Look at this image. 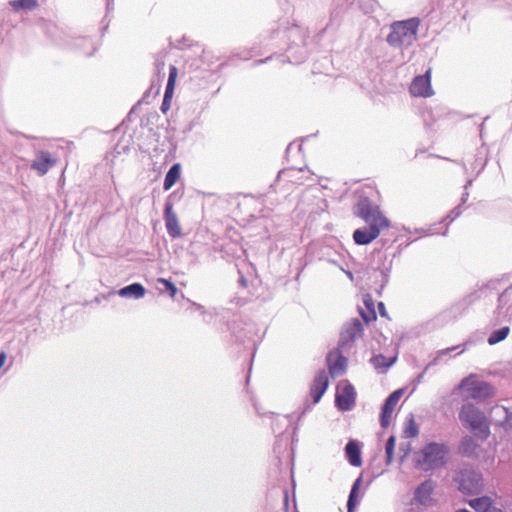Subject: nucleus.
Instances as JSON below:
<instances>
[{
  "instance_id": "nucleus-1",
  "label": "nucleus",
  "mask_w": 512,
  "mask_h": 512,
  "mask_svg": "<svg viewBox=\"0 0 512 512\" xmlns=\"http://www.w3.org/2000/svg\"><path fill=\"white\" fill-rule=\"evenodd\" d=\"M419 25L420 20L417 17L393 22L386 39L387 43L394 48H408L417 39Z\"/></svg>"
},
{
  "instance_id": "nucleus-2",
  "label": "nucleus",
  "mask_w": 512,
  "mask_h": 512,
  "mask_svg": "<svg viewBox=\"0 0 512 512\" xmlns=\"http://www.w3.org/2000/svg\"><path fill=\"white\" fill-rule=\"evenodd\" d=\"M459 419L481 440H486L490 434L489 425L484 413L473 404H463L459 411Z\"/></svg>"
},
{
  "instance_id": "nucleus-3",
  "label": "nucleus",
  "mask_w": 512,
  "mask_h": 512,
  "mask_svg": "<svg viewBox=\"0 0 512 512\" xmlns=\"http://www.w3.org/2000/svg\"><path fill=\"white\" fill-rule=\"evenodd\" d=\"M450 449L446 444L431 442L424 446L416 459V466L424 471L440 468L446 463Z\"/></svg>"
},
{
  "instance_id": "nucleus-4",
  "label": "nucleus",
  "mask_w": 512,
  "mask_h": 512,
  "mask_svg": "<svg viewBox=\"0 0 512 512\" xmlns=\"http://www.w3.org/2000/svg\"><path fill=\"white\" fill-rule=\"evenodd\" d=\"M453 481L460 492L467 495H477L483 488L482 474L472 466H463L456 471Z\"/></svg>"
},
{
  "instance_id": "nucleus-5",
  "label": "nucleus",
  "mask_w": 512,
  "mask_h": 512,
  "mask_svg": "<svg viewBox=\"0 0 512 512\" xmlns=\"http://www.w3.org/2000/svg\"><path fill=\"white\" fill-rule=\"evenodd\" d=\"M354 214L363 219L367 224H380L389 226L388 219L382 214L377 204L368 197L360 196L354 206Z\"/></svg>"
},
{
  "instance_id": "nucleus-6",
  "label": "nucleus",
  "mask_w": 512,
  "mask_h": 512,
  "mask_svg": "<svg viewBox=\"0 0 512 512\" xmlns=\"http://www.w3.org/2000/svg\"><path fill=\"white\" fill-rule=\"evenodd\" d=\"M363 333V325L361 321L354 318L351 322L346 323L340 333L338 342V350H348L354 341Z\"/></svg>"
},
{
  "instance_id": "nucleus-7",
  "label": "nucleus",
  "mask_w": 512,
  "mask_h": 512,
  "mask_svg": "<svg viewBox=\"0 0 512 512\" xmlns=\"http://www.w3.org/2000/svg\"><path fill=\"white\" fill-rule=\"evenodd\" d=\"M495 318L498 322L512 321V286L506 288L499 295Z\"/></svg>"
},
{
  "instance_id": "nucleus-8",
  "label": "nucleus",
  "mask_w": 512,
  "mask_h": 512,
  "mask_svg": "<svg viewBox=\"0 0 512 512\" xmlns=\"http://www.w3.org/2000/svg\"><path fill=\"white\" fill-rule=\"evenodd\" d=\"M355 401V388L350 382L345 381L343 387L341 388V391L336 393V406L341 411H350L354 407Z\"/></svg>"
},
{
  "instance_id": "nucleus-9",
  "label": "nucleus",
  "mask_w": 512,
  "mask_h": 512,
  "mask_svg": "<svg viewBox=\"0 0 512 512\" xmlns=\"http://www.w3.org/2000/svg\"><path fill=\"white\" fill-rule=\"evenodd\" d=\"M410 93L416 97H429L433 95L430 69L423 75H418L413 79L410 86Z\"/></svg>"
},
{
  "instance_id": "nucleus-10",
  "label": "nucleus",
  "mask_w": 512,
  "mask_h": 512,
  "mask_svg": "<svg viewBox=\"0 0 512 512\" xmlns=\"http://www.w3.org/2000/svg\"><path fill=\"white\" fill-rule=\"evenodd\" d=\"M368 227L358 228L353 232V240L358 245H367L375 240L381 230L387 226L380 224H368Z\"/></svg>"
},
{
  "instance_id": "nucleus-11",
  "label": "nucleus",
  "mask_w": 512,
  "mask_h": 512,
  "mask_svg": "<svg viewBox=\"0 0 512 512\" xmlns=\"http://www.w3.org/2000/svg\"><path fill=\"white\" fill-rule=\"evenodd\" d=\"M403 394L402 389L393 391L384 401L380 413V425L382 428H387L390 425L391 416Z\"/></svg>"
},
{
  "instance_id": "nucleus-12",
  "label": "nucleus",
  "mask_w": 512,
  "mask_h": 512,
  "mask_svg": "<svg viewBox=\"0 0 512 512\" xmlns=\"http://www.w3.org/2000/svg\"><path fill=\"white\" fill-rule=\"evenodd\" d=\"M164 221L168 235L172 239L181 237L182 230L176 213L173 211V204L167 200L164 207Z\"/></svg>"
},
{
  "instance_id": "nucleus-13",
  "label": "nucleus",
  "mask_w": 512,
  "mask_h": 512,
  "mask_svg": "<svg viewBox=\"0 0 512 512\" xmlns=\"http://www.w3.org/2000/svg\"><path fill=\"white\" fill-rule=\"evenodd\" d=\"M435 488L434 482L429 479L422 482L414 491L413 501L416 504L429 506L432 504V494Z\"/></svg>"
},
{
  "instance_id": "nucleus-14",
  "label": "nucleus",
  "mask_w": 512,
  "mask_h": 512,
  "mask_svg": "<svg viewBox=\"0 0 512 512\" xmlns=\"http://www.w3.org/2000/svg\"><path fill=\"white\" fill-rule=\"evenodd\" d=\"M468 391L469 397L478 401L485 400L494 395L493 386L485 381L471 382Z\"/></svg>"
},
{
  "instance_id": "nucleus-15",
  "label": "nucleus",
  "mask_w": 512,
  "mask_h": 512,
  "mask_svg": "<svg viewBox=\"0 0 512 512\" xmlns=\"http://www.w3.org/2000/svg\"><path fill=\"white\" fill-rule=\"evenodd\" d=\"M55 164L56 159H53L49 152L40 151L36 154L35 159L31 164V168L36 170L39 175H44Z\"/></svg>"
},
{
  "instance_id": "nucleus-16",
  "label": "nucleus",
  "mask_w": 512,
  "mask_h": 512,
  "mask_svg": "<svg viewBox=\"0 0 512 512\" xmlns=\"http://www.w3.org/2000/svg\"><path fill=\"white\" fill-rule=\"evenodd\" d=\"M328 377L325 371H320L314 378L311 386L313 403H318L328 388Z\"/></svg>"
},
{
  "instance_id": "nucleus-17",
  "label": "nucleus",
  "mask_w": 512,
  "mask_h": 512,
  "mask_svg": "<svg viewBox=\"0 0 512 512\" xmlns=\"http://www.w3.org/2000/svg\"><path fill=\"white\" fill-rule=\"evenodd\" d=\"M346 350H338L337 349V357L336 360L332 363V357L334 353H329L327 357L329 372L332 376H340L345 373L347 366V358L342 355Z\"/></svg>"
},
{
  "instance_id": "nucleus-18",
  "label": "nucleus",
  "mask_w": 512,
  "mask_h": 512,
  "mask_svg": "<svg viewBox=\"0 0 512 512\" xmlns=\"http://www.w3.org/2000/svg\"><path fill=\"white\" fill-rule=\"evenodd\" d=\"M345 455L350 465L360 467L362 465L360 443L356 440H349L345 446Z\"/></svg>"
},
{
  "instance_id": "nucleus-19",
  "label": "nucleus",
  "mask_w": 512,
  "mask_h": 512,
  "mask_svg": "<svg viewBox=\"0 0 512 512\" xmlns=\"http://www.w3.org/2000/svg\"><path fill=\"white\" fill-rule=\"evenodd\" d=\"M145 292H146V290L142 284L132 283L130 285H127V286L121 288L118 291V294L124 298L139 299L145 295Z\"/></svg>"
},
{
  "instance_id": "nucleus-20",
  "label": "nucleus",
  "mask_w": 512,
  "mask_h": 512,
  "mask_svg": "<svg viewBox=\"0 0 512 512\" xmlns=\"http://www.w3.org/2000/svg\"><path fill=\"white\" fill-rule=\"evenodd\" d=\"M180 170H181V166L179 163H175L174 165H172L170 167V169L168 170V172L165 175V179H164V183H163L164 190L167 191L173 187V185L177 182V180L180 177Z\"/></svg>"
},
{
  "instance_id": "nucleus-21",
  "label": "nucleus",
  "mask_w": 512,
  "mask_h": 512,
  "mask_svg": "<svg viewBox=\"0 0 512 512\" xmlns=\"http://www.w3.org/2000/svg\"><path fill=\"white\" fill-rule=\"evenodd\" d=\"M9 5L15 12L30 11L38 6L37 0H10Z\"/></svg>"
},
{
  "instance_id": "nucleus-22",
  "label": "nucleus",
  "mask_w": 512,
  "mask_h": 512,
  "mask_svg": "<svg viewBox=\"0 0 512 512\" xmlns=\"http://www.w3.org/2000/svg\"><path fill=\"white\" fill-rule=\"evenodd\" d=\"M361 483H362V478L358 477L354 481V483H353V485L351 487V490H350V493H349V496H348V500H347V510H348V512H353V510H354V508L356 506L358 491H359Z\"/></svg>"
},
{
  "instance_id": "nucleus-23",
  "label": "nucleus",
  "mask_w": 512,
  "mask_h": 512,
  "mask_svg": "<svg viewBox=\"0 0 512 512\" xmlns=\"http://www.w3.org/2000/svg\"><path fill=\"white\" fill-rule=\"evenodd\" d=\"M478 445L472 437L466 436L462 439L460 444V452L465 456H472L476 453Z\"/></svg>"
},
{
  "instance_id": "nucleus-24",
  "label": "nucleus",
  "mask_w": 512,
  "mask_h": 512,
  "mask_svg": "<svg viewBox=\"0 0 512 512\" xmlns=\"http://www.w3.org/2000/svg\"><path fill=\"white\" fill-rule=\"evenodd\" d=\"M457 348H459V346H452V347H449V348H446V349L439 350L437 352V355L435 356V358L430 363L427 364V366L425 367L424 371L418 376L417 382H421V379H422L424 373L431 366L437 365L440 362V360L442 359L443 356L448 355L450 352L456 350Z\"/></svg>"
},
{
  "instance_id": "nucleus-25",
  "label": "nucleus",
  "mask_w": 512,
  "mask_h": 512,
  "mask_svg": "<svg viewBox=\"0 0 512 512\" xmlns=\"http://www.w3.org/2000/svg\"><path fill=\"white\" fill-rule=\"evenodd\" d=\"M491 499L487 496L475 498L469 501V505L477 512H486L491 506Z\"/></svg>"
},
{
  "instance_id": "nucleus-26",
  "label": "nucleus",
  "mask_w": 512,
  "mask_h": 512,
  "mask_svg": "<svg viewBox=\"0 0 512 512\" xmlns=\"http://www.w3.org/2000/svg\"><path fill=\"white\" fill-rule=\"evenodd\" d=\"M509 331H510V329L508 326H504L500 329L493 331L488 337V343L490 345H495V344L503 341L508 336Z\"/></svg>"
},
{
  "instance_id": "nucleus-27",
  "label": "nucleus",
  "mask_w": 512,
  "mask_h": 512,
  "mask_svg": "<svg viewBox=\"0 0 512 512\" xmlns=\"http://www.w3.org/2000/svg\"><path fill=\"white\" fill-rule=\"evenodd\" d=\"M177 77V68L175 66H170L169 69V77L164 93V97L167 99H172L173 91H174V85H175V79Z\"/></svg>"
},
{
  "instance_id": "nucleus-28",
  "label": "nucleus",
  "mask_w": 512,
  "mask_h": 512,
  "mask_svg": "<svg viewBox=\"0 0 512 512\" xmlns=\"http://www.w3.org/2000/svg\"><path fill=\"white\" fill-rule=\"evenodd\" d=\"M396 361V357L394 358H386L384 355L379 354L371 358L370 362L376 369L380 368H388Z\"/></svg>"
},
{
  "instance_id": "nucleus-29",
  "label": "nucleus",
  "mask_w": 512,
  "mask_h": 512,
  "mask_svg": "<svg viewBox=\"0 0 512 512\" xmlns=\"http://www.w3.org/2000/svg\"><path fill=\"white\" fill-rule=\"evenodd\" d=\"M395 442L396 438L395 436H390L387 439L386 445H385V452H386V464L390 465L393 461L394 457V449H395Z\"/></svg>"
},
{
  "instance_id": "nucleus-30",
  "label": "nucleus",
  "mask_w": 512,
  "mask_h": 512,
  "mask_svg": "<svg viewBox=\"0 0 512 512\" xmlns=\"http://www.w3.org/2000/svg\"><path fill=\"white\" fill-rule=\"evenodd\" d=\"M405 437L414 438L419 434V430L414 420L411 418L404 430Z\"/></svg>"
},
{
  "instance_id": "nucleus-31",
  "label": "nucleus",
  "mask_w": 512,
  "mask_h": 512,
  "mask_svg": "<svg viewBox=\"0 0 512 512\" xmlns=\"http://www.w3.org/2000/svg\"><path fill=\"white\" fill-rule=\"evenodd\" d=\"M158 282L163 284L165 290L170 294L171 297H174L177 294V287L172 281L164 278H159Z\"/></svg>"
},
{
  "instance_id": "nucleus-32",
  "label": "nucleus",
  "mask_w": 512,
  "mask_h": 512,
  "mask_svg": "<svg viewBox=\"0 0 512 512\" xmlns=\"http://www.w3.org/2000/svg\"><path fill=\"white\" fill-rule=\"evenodd\" d=\"M304 170L303 168H300L298 170H295V169H283L281 171H279L278 175H277V179L281 178L282 176H287L290 181H294V179L296 181H299L300 178H295L294 174L295 173H302Z\"/></svg>"
},
{
  "instance_id": "nucleus-33",
  "label": "nucleus",
  "mask_w": 512,
  "mask_h": 512,
  "mask_svg": "<svg viewBox=\"0 0 512 512\" xmlns=\"http://www.w3.org/2000/svg\"><path fill=\"white\" fill-rule=\"evenodd\" d=\"M359 313H360L362 319L364 320V322H366V323H369L370 321H374L377 318L375 309H370L368 311L367 309L363 310L362 308H359Z\"/></svg>"
},
{
  "instance_id": "nucleus-34",
  "label": "nucleus",
  "mask_w": 512,
  "mask_h": 512,
  "mask_svg": "<svg viewBox=\"0 0 512 512\" xmlns=\"http://www.w3.org/2000/svg\"><path fill=\"white\" fill-rule=\"evenodd\" d=\"M495 410L504 414L503 424L512 427V412L505 407H497Z\"/></svg>"
},
{
  "instance_id": "nucleus-35",
  "label": "nucleus",
  "mask_w": 512,
  "mask_h": 512,
  "mask_svg": "<svg viewBox=\"0 0 512 512\" xmlns=\"http://www.w3.org/2000/svg\"><path fill=\"white\" fill-rule=\"evenodd\" d=\"M363 303L366 307V309L369 311L370 309H375L374 308V301L373 299L371 298L370 295H365L364 298H363Z\"/></svg>"
},
{
  "instance_id": "nucleus-36",
  "label": "nucleus",
  "mask_w": 512,
  "mask_h": 512,
  "mask_svg": "<svg viewBox=\"0 0 512 512\" xmlns=\"http://www.w3.org/2000/svg\"><path fill=\"white\" fill-rule=\"evenodd\" d=\"M461 213H462V210H461V204H460V205H458L457 207H455V208L451 211V213H450V215H449V217H451V221H453L454 219H456L457 217H459Z\"/></svg>"
},
{
  "instance_id": "nucleus-37",
  "label": "nucleus",
  "mask_w": 512,
  "mask_h": 512,
  "mask_svg": "<svg viewBox=\"0 0 512 512\" xmlns=\"http://www.w3.org/2000/svg\"><path fill=\"white\" fill-rule=\"evenodd\" d=\"M164 65H165V62L162 57H157L155 59V67H156L158 73H160V71L163 70Z\"/></svg>"
},
{
  "instance_id": "nucleus-38",
  "label": "nucleus",
  "mask_w": 512,
  "mask_h": 512,
  "mask_svg": "<svg viewBox=\"0 0 512 512\" xmlns=\"http://www.w3.org/2000/svg\"><path fill=\"white\" fill-rule=\"evenodd\" d=\"M170 103L171 99L163 98L162 104H161V111L163 113H166L170 109Z\"/></svg>"
},
{
  "instance_id": "nucleus-39",
  "label": "nucleus",
  "mask_w": 512,
  "mask_h": 512,
  "mask_svg": "<svg viewBox=\"0 0 512 512\" xmlns=\"http://www.w3.org/2000/svg\"><path fill=\"white\" fill-rule=\"evenodd\" d=\"M471 183H472L471 180L468 181L467 184L464 187L465 188V192L462 194V197H461V205L464 204L467 201V199H468L469 193H468L467 189H468V186L471 185Z\"/></svg>"
},
{
  "instance_id": "nucleus-40",
  "label": "nucleus",
  "mask_w": 512,
  "mask_h": 512,
  "mask_svg": "<svg viewBox=\"0 0 512 512\" xmlns=\"http://www.w3.org/2000/svg\"><path fill=\"white\" fill-rule=\"evenodd\" d=\"M79 46H91L92 47V42L90 39L86 38V37H83V38H80L79 39Z\"/></svg>"
},
{
  "instance_id": "nucleus-41",
  "label": "nucleus",
  "mask_w": 512,
  "mask_h": 512,
  "mask_svg": "<svg viewBox=\"0 0 512 512\" xmlns=\"http://www.w3.org/2000/svg\"><path fill=\"white\" fill-rule=\"evenodd\" d=\"M378 308H379L380 315L383 316V317H386L387 316V312L385 310V306H384L383 302H379Z\"/></svg>"
},
{
  "instance_id": "nucleus-42",
  "label": "nucleus",
  "mask_w": 512,
  "mask_h": 512,
  "mask_svg": "<svg viewBox=\"0 0 512 512\" xmlns=\"http://www.w3.org/2000/svg\"><path fill=\"white\" fill-rule=\"evenodd\" d=\"M271 59V57H267L265 59H261V60H257L254 62V66H257V65H260V64H263V63H266L267 61H269Z\"/></svg>"
},
{
  "instance_id": "nucleus-43",
  "label": "nucleus",
  "mask_w": 512,
  "mask_h": 512,
  "mask_svg": "<svg viewBox=\"0 0 512 512\" xmlns=\"http://www.w3.org/2000/svg\"><path fill=\"white\" fill-rule=\"evenodd\" d=\"M5 359H6V355L4 352H1L0 353V368L3 366L4 362H5Z\"/></svg>"
},
{
  "instance_id": "nucleus-44",
  "label": "nucleus",
  "mask_w": 512,
  "mask_h": 512,
  "mask_svg": "<svg viewBox=\"0 0 512 512\" xmlns=\"http://www.w3.org/2000/svg\"><path fill=\"white\" fill-rule=\"evenodd\" d=\"M250 57H251L250 53L247 52L243 57H241V59L248 60Z\"/></svg>"
},
{
  "instance_id": "nucleus-45",
  "label": "nucleus",
  "mask_w": 512,
  "mask_h": 512,
  "mask_svg": "<svg viewBox=\"0 0 512 512\" xmlns=\"http://www.w3.org/2000/svg\"><path fill=\"white\" fill-rule=\"evenodd\" d=\"M94 52H95V48L92 47V50L85 52V54L88 55V56H91Z\"/></svg>"
},
{
  "instance_id": "nucleus-46",
  "label": "nucleus",
  "mask_w": 512,
  "mask_h": 512,
  "mask_svg": "<svg viewBox=\"0 0 512 512\" xmlns=\"http://www.w3.org/2000/svg\"><path fill=\"white\" fill-rule=\"evenodd\" d=\"M466 385H468V379L462 380L461 386H466Z\"/></svg>"
},
{
  "instance_id": "nucleus-47",
  "label": "nucleus",
  "mask_w": 512,
  "mask_h": 512,
  "mask_svg": "<svg viewBox=\"0 0 512 512\" xmlns=\"http://www.w3.org/2000/svg\"><path fill=\"white\" fill-rule=\"evenodd\" d=\"M456 512H470V511H469V510H467V509H459V510H457Z\"/></svg>"
},
{
  "instance_id": "nucleus-48",
  "label": "nucleus",
  "mask_w": 512,
  "mask_h": 512,
  "mask_svg": "<svg viewBox=\"0 0 512 512\" xmlns=\"http://www.w3.org/2000/svg\"><path fill=\"white\" fill-rule=\"evenodd\" d=\"M146 95H147V92H144L142 99H145Z\"/></svg>"
},
{
  "instance_id": "nucleus-49",
  "label": "nucleus",
  "mask_w": 512,
  "mask_h": 512,
  "mask_svg": "<svg viewBox=\"0 0 512 512\" xmlns=\"http://www.w3.org/2000/svg\"><path fill=\"white\" fill-rule=\"evenodd\" d=\"M146 95H147V92H144L142 99H145Z\"/></svg>"
},
{
  "instance_id": "nucleus-50",
  "label": "nucleus",
  "mask_w": 512,
  "mask_h": 512,
  "mask_svg": "<svg viewBox=\"0 0 512 512\" xmlns=\"http://www.w3.org/2000/svg\"><path fill=\"white\" fill-rule=\"evenodd\" d=\"M146 95H147V92H144L142 99H145Z\"/></svg>"
},
{
  "instance_id": "nucleus-51",
  "label": "nucleus",
  "mask_w": 512,
  "mask_h": 512,
  "mask_svg": "<svg viewBox=\"0 0 512 512\" xmlns=\"http://www.w3.org/2000/svg\"><path fill=\"white\" fill-rule=\"evenodd\" d=\"M499 512H501V511H499Z\"/></svg>"
}]
</instances>
